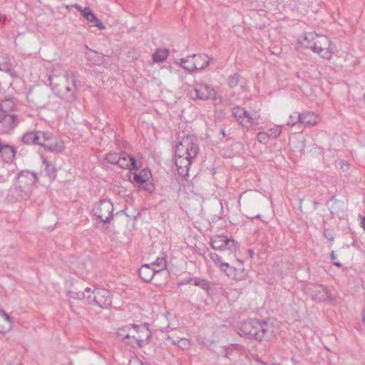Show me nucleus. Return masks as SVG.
<instances>
[{"instance_id": "nucleus-1", "label": "nucleus", "mask_w": 365, "mask_h": 365, "mask_svg": "<svg viewBox=\"0 0 365 365\" xmlns=\"http://www.w3.org/2000/svg\"><path fill=\"white\" fill-rule=\"evenodd\" d=\"M199 151L195 135H185L175 146V165L179 175L185 178L192 160Z\"/></svg>"}, {"instance_id": "nucleus-2", "label": "nucleus", "mask_w": 365, "mask_h": 365, "mask_svg": "<svg viewBox=\"0 0 365 365\" xmlns=\"http://www.w3.org/2000/svg\"><path fill=\"white\" fill-rule=\"evenodd\" d=\"M274 326L264 320L250 319L241 323L238 333L240 336L258 341H268L274 336Z\"/></svg>"}, {"instance_id": "nucleus-3", "label": "nucleus", "mask_w": 365, "mask_h": 365, "mask_svg": "<svg viewBox=\"0 0 365 365\" xmlns=\"http://www.w3.org/2000/svg\"><path fill=\"white\" fill-rule=\"evenodd\" d=\"M38 181L36 173L21 170L18 173L15 183L9 190V195L16 201L27 200L31 194L34 185Z\"/></svg>"}, {"instance_id": "nucleus-4", "label": "nucleus", "mask_w": 365, "mask_h": 365, "mask_svg": "<svg viewBox=\"0 0 365 365\" xmlns=\"http://www.w3.org/2000/svg\"><path fill=\"white\" fill-rule=\"evenodd\" d=\"M151 337V331L149 329L148 324H132V331L130 339H133L134 342H127L133 349L141 348L149 343Z\"/></svg>"}, {"instance_id": "nucleus-5", "label": "nucleus", "mask_w": 365, "mask_h": 365, "mask_svg": "<svg viewBox=\"0 0 365 365\" xmlns=\"http://www.w3.org/2000/svg\"><path fill=\"white\" fill-rule=\"evenodd\" d=\"M305 293L316 302H332L336 300V297L331 295L330 290L321 284H307L305 287Z\"/></svg>"}, {"instance_id": "nucleus-6", "label": "nucleus", "mask_w": 365, "mask_h": 365, "mask_svg": "<svg viewBox=\"0 0 365 365\" xmlns=\"http://www.w3.org/2000/svg\"><path fill=\"white\" fill-rule=\"evenodd\" d=\"M93 215L99 218L103 223H109L113 219V205L107 199L99 201L93 208Z\"/></svg>"}, {"instance_id": "nucleus-7", "label": "nucleus", "mask_w": 365, "mask_h": 365, "mask_svg": "<svg viewBox=\"0 0 365 365\" xmlns=\"http://www.w3.org/2000/svg\"><path fill=\"white\" fill-rule=\"evenodd\" d=\"M19 124L17 115L0 110V133H8Z\"/></svg>"}, {"instance_id": "nucleus-8", "label": "nucleus", "mask_w": 365, "mask_h": 365, "mask_svg": "<svg viewBox=\"0 0 365 365\" xmlns=\"http://www.w3.org/2000/svg\"><path fill=\"white\" fill-rule=\"evenodd\" d=\"M94 304L103 309H106L111 305V294L108 289L97 288L94 289Z\"/></svg>"}, {"instance_id": "nucleus-9", "label": "nucleus", "mask_w": 365, "mask_h": 365, "mask_svg": "<svg viewBox=\"0 0 365 365\" xmlns=\"http://www.w3.org/2000/svg\"><path fill=\"white\" fill-rule=\"evenodd\" d=\"M65 77L68 82L71 79V85H66L64 87V90L61 92V98L68 102H73L77 98V81L73 76H70L68 73Z\"/></svg>"}, {"instance_id": "nucleus-10", "label": "nucleus", "mask_w": 365, "mask_h": 365, "mask_svg": "<svg viewBox=\"0 0 365 365\" xmlns=\"http://www.w3.org/2000/svg\"><path fill=\"white\" fill-rule=\"evenodd\" d=\"M320 38L317 36V41H314L313 43L310 45H307L306 46L310 48L314 52L318 53L321 57L326 59H329L331 56V51L327 47H323L322 45L324 46L329 45L328 39L325 37L322 38L321 41L319 40Z\"/></svg>"}, {"instance_id": "nucleus-11", "label": "nucleus", "mask_w": 365, "mask_h": 365, "mask_svg": "<svg viewBox=\"0 0 365 365\" xmlns=\"http://www.w3.org/2000/svg\"><path fill=\"white\" fill-rule=\"evenodd\" d=\"M210 256L212 262L219 267L220 270L224 272L228 277L236 279V269L235 267L230 266L227 262H222V257L216 253H210Z\"/></svg>"}, {"instance_id": "nucleus-12", "label": "nucleus", "mask_w": 365, "mask_h": 365, "mask_svg": "<svg viewBox=\"0 0 365 365\" xmlns=\"http://www.w3.org/2000/svg\"><path fill=\"white\" fill-rule=\"evenodd\" d=\"M129 180L140 189L145 190L148 192H152L154 190V185L152 181H148L146 179L142 178V176L137 173H133L129 175Z\"/></svg>"}, {"instance_id": "nucleus-13", "label": "nucleus", "mask_w": 365, "mask_h": 365, "mask_svg": "<svg viewBox=\"0 0 365 365\" xmlns=\"http://www.w3.org/2000/svg\"><path fill=\"white\" fill-rule=\"evenodd\" d=\"M118 165L123 169L138 170L137 161L135 157L130 155L126 152H121L120 153Z\"/></svg>"}, {"instance_id": "nucleus-14", "label": "nucleus", "mask_w": 365, "mask_h": 365, "mask_svg": "<svg viewBox=\"0 0 365 365\" xmlns=\"http://www.w3.org/2000/svg\"><path fill=\"white\" fill-rule=\"evenodd\" d=\"M16 149L14 146L4 144L0 140V155L3 160L7 163H11L16 155Z\"/></svg>"}, {"instance_id": "nucleus-15", "label": "nucleus", "mask_w": 365, "mask_h": 365, "mask_svg": "<svg viewBox=\"0 0 365 365\" xmlns=\"http://www.w3.org/2000/svg\"><path fill=\"white\" fill-rule=\"evenodd\" d=\"M157 274V269L152 268L149 264H143L138 269L139 277L145 282H150Z\"/></svg>"}, {"instance_id": "nucleus-16", "label": "nucleus", "mask_w": 365, "mask_h": 365, "mask_svg": "<svg viewBox=\"0 0 365 365\" xmlns=\"http://www.w3.org/2000/svg\"><path fill=\"white\" fill-rule=\"evenodd\" d=\"M318 123V118L313 112L300 113L299 128L312 127Z\"/></svg>"}, {"instance_id": "nucleus-17", "label": "nucleus", "mask_w": 365, "mask_h": 365, "mask_svg": "<svg viewBox=\"0 0 365 365\" xmlns=\"http://www.w3.org/2000/svg\"><path fill=\"white\" fill-rule=\"evenodd\" d=\"M260 115L254 112L250 113L247 111L242 124V127L247 130L255 129L259 124Z\"/></svg>"}, {"instance_id": "nucleus-18", "label": "nucleus", "mask_w": 365, "mask_h": 365, "mask_svg": "<svg viewBox=\"0 0 365 365\" xmlns=\"http://www.w3.org/2000/svg\"><path fill=\"white\" fill-rule=\"evenodd\" d=\"M329 210L332 215L339 216L344 212V202L332 196L327 202Z\"/></svg>"}, {"instance_id": "nucleus-19", "label": "nucleus", "mask_w": 365, "mask_h": 365, "mask_svg": "<svg viewBox=\"0 0 365 365\" xmlns=\"http://www.w3.org/2000/svg\"><path fill=\"white\" fill-rule=\"evenodd\" d=\"M41 158L46 176L48 177L51 181H53L57 176V168L55 165L48 160L46 158L42 156Z\"/></svg>"}, {"instance_id": "nucleus-20", "label": "nucleus", "mask_w": 365, "mask_h": 365, "mask_svg": "<svg viewBox=\"0 0 365 365\" xmlns=\"http://www.w3.org/2000/svg\"><path fill=\"white\" fill-rule=\"evenodd\" d=\"M81 15L89 22L93 23L94 26L98 27L99 29H105L103 24L97 18L89 7L83 9L81 11Z\"/></svg>"}, {"instance_id": "nucleus-21", "label": "nucleus", "mask_w": 365, "mask_h": 365, "mask_svg": "<svg viewBox=\"0 0 365 365\" xmlns=\"http://www.w3.org/2000/svg\"><path fill=\"white\" fill-rule=\"evenodd\" d=\"M209 212H211V215L217 217L218 220H220L223 214V207L221 201L218 199H214L210 202Z\"/></svg>"}, {"instance_id": "nucleus-22", "label": "nucleus", "mask_w": 365, "mask_h": 365, "mask_svg": "<svg viewBox=\"0 0 365 365\" xmlns=\"http://www.w3.org/2000/svg\"><path fill=\"white\" fill-rule=\"evenodd\" d=\"M180 66L189 71H198V70H203L205 68V61H203L200 67L196 66L195 62H190L189 60L182 58L180 62Z\"/></svg>"}, {"instance_id": "nucleus-23", "label": "nucleus", "mask_w": 365, "mask_h": 365, "mask_svg": "<svg viewBox=\"0 0 365 365\" xmlns=\"http://www.w3.org/2000/svg\"><path fill=\"white\" fill-rule=\"evenodd\" d=\"M247 110L240 106L234 107L232 109V115L234 118L242 126L244 119L247 115Z\"/></svg>"}, {"instance_id": "nucleus-24", "label": "nucleus", "mask_w": 365, "mask_h": 365, "mask_svg": "<svg viewBox=\"0 0 365 365\" xmlns=\"http://www.w3.org/2000/svg\"><path fill=\"white\" fill-rule=\"evenodd\" d=\"M39 135L36 134V131L27 132L23 135L21 140L26 145H36Z\"/></svg>"}, {"instance_id": "nucleus-25", "label": "nucleus", "mask_w": 365, "mask_h": 365, "mask_svg": "<svg viewBox=\"0 0 365 365\" xmlns=\"http://www.w3.org/2000/svg\"><path fill=\"white\" fill-rule=\"evenodd\" d=\"M226 242V236L223 235H216L210 240V245L215 250H222L224 244Z\"/></svg>"}, {"instance_id": "nucleus-26", "label": "nucleus", "mask_w": 365, "mask_h": 365, "mask_svg": "<svg viewBox=\"0 0 365 365\" xmlns=\"http://www.w3.org/2000/svg\"><path fill=\"white\" fill-rule=\"evenodd\" d=\"M132 331V324L123 326L118 329L117 336L121 339L122 341L125 342L126 339H130V336Z\"/></svg>"}, {"instance_id": "nucleus-27", "label": "nucleus", "mask_w": 365, "mask_h": 365, "mask_svg": "<svg viewBox=\"0 0 365 365\" xmlns=\"http://www.w3.org/2000/svg\"><path fill=\"white\" fill-rule=\"evenodd\" d=\"M149 264L151 265L152 268L157 269L158 274L167 268L166 255L163 253V257H158L154 262Z\"/></svg>"}, {"instance_id": "nucleus-28", "label": "nucleus", "mask_w": 365, "mask_h": 365, "mask_svg": "<svg viewBox=\"0 0 365 365\" xmlns=\"http://www.w3.org/2000/svg\"><path fill=\"white\" fill-rule=\"evenodd\" d=\"M210 100L214 106L219 105L222 103L221 96H219L217 91L212 88L207 86V101Z\"/></svg>"}, {"instance_id": "nucleus-29", "label": "nucleus", "mask_w": 365, "mask_h": 365, "mask_svg": "<svg viewBox=\"0 0 365 365\" xmlns=\"http://www.w3.org/2000/svg\"><path fill=\"white\" fill-rule=\"evenodd\" d=\"M46 150L54 153H60L64 149L63 144L62 143H52L47 142L42 146Z\"/></svg>"}, {"instance_id": "nucleus-30", "label": "nucleus", "mask_w": 365, "mask_h": 365, "mask_svg": "<svg viewBox=\"0 0 365 365\" xmlns=\"http://www.w3.org/2000/svg\"><path fill=\"white\" fill-rule=\"evenodd\" d=\"M168 49L158 48L153 55V60L155 62H163L168 56Z\"/></svg>"}, {"instance_id": "nucleus-31", "label": "nucleus", "mask_w": 365, "mask_h": 365, "mask_svg": "<svg viewBox=\"0 0 365 365\" xmlns=\"http://www.w3.org/2000/svg\"><path fill=\"white\" fill-rule=\"evenodd\" d=\"M36 134L39 135L36 145L43 146L45 143L51 141L53 138V134L49 132L36 131Z\"/></svg>"}, {"instance_id": "nucleus-32", "label": "nucleus", "mask_w": 365, "mask_h": 365, "mask_svg": "<svg viewBox=\"0 0 365 365\" xmlns=\"http://www.w3.org/2000/svg\"><path fill=\"white\" fill-rule=\"evenodd\" d=\"M242 76L238 73H235L227 78L226 83L230 88H235L240 83Z\"/></svg>"}, {"instance_id": "nucleus-33", "label": "nucleus", "mask_w": 365, "mask_h": 365, "mask_svg": "<svg viewBox=\"0 0 365 365\" xmlns=\"http://www.w3.org/2000/svg\"><path fill=\"white\" fill-rule=\"evenodd\" d=\"M240 244L237 241L235 240L232 237L226 236V242L224 244L223 250H229L230 251H236L239 250Z\"/></svg>"}, {"instance_id": "nucleus-34", "label": "nucleus", "mask_w": 365, "mask_h": 365, "mask_svg": "<svg viewBox=\"0 0 365 365\" xmlns=\"http://www.w3.org/2000/svg\"><path fill=\"white\" fill-rule=\"evenodd\" d=\"M300 113L294 112L289 115L287 125L289 126L297 125L299 128Z\"/></svg>"}, {"instance_id": "nucleus-35", "label": "nucleus", "mask_w": 365, "mask_h": 365, "mask_svg": "<svg viewBox=\"0 0 365 365\" xmlns=\"http://www.w3.org/2000/svg\"><path fill=\"white\" fill-rule=\"evenodd\" d=\"M91 292V288L86 287L84 292H75V291H69L68 292V295L69 297L77 299H82L85 297V294Z\"/></svg>"}, {"instance_id": "nucleus-36", "label": "nucleus", "mask_w": 365, "mask_h": 365, "mask_svg": "<svg viewBox=\"0 0 365 365\" xmlns=\"http://www.w3.org/2000/svg\"><path fill=\"white\" fill-rule=\"evenodd\" d=\"M119 157L120 155L116 153H108L105 155L104 160L110 164L118 165Z\"/></svg>"}, {"instance_id": "nucleus-37", "label": "nucleus", "mask_w": 365, "mask_h": 365, "mask_svg": "<svg viewBox=\"0 0 365 365\" xmlns=\"http://www.w3.org/2000/svg\"><path fill=\"white\" fill-rule=\"evenodd\" d=\"M269 139H274L279 136L282 133L280 126H274L266 131Z\"/></svg>"}, {"instance_id": "nucleus-38", "label": "nucleus", "mask_w": 365, "mask_h": 365, "mask_svg": "<svg viewBox=\"0 0 365 365\" xmlns=\"http://www.w3.org/2000/svg\"><path fill=\"white\" fill-rule=\"evenodd\" d=\"M191 97L196 100V99H200L204 100L205 99V93L202 90V88H195L192 91H191Z\"/></svg>"}, {"instance_id": "nucleus-39", "label": "nucleus", "mask_w": 365, "mask_h": 365, "mask_svg": "<svg viewBox=\"0 0 365 365\" xmlns=\"http://www.w3.org/2000/svg\"><path fill=\"white\" fill-rule=\"evenodd\" d=\"M1 71L9 74L12 78L16 76L14 72L13 71L11 65L8 63H4L1 64Z\"/></svg>"}, {"instance_id": "nucleus-40", "label": "nucleus", "mask_w": 365, "mask_h": 365, "mask_svg": "<svg viewBox=\"0 0 365 365\" xmlns=\"http://www.w3.org/2000/svg\"><path fill=\"white\" fill-rule=\"evenodd\" d=\"M257 138V141L262 144H267L269 140L266 132H259Z\"/></svg>"}, {"instance_id": "nucleus-41", "label": "nucleus", "mask_w": 365, "mask_h": 365, "mask_svg": "<svg viewBox=\"0 0 365 365\" xmlns=\"http://www.w3.org/2000/svg\"><path fill=\"white\" fill-rule=\"evenodd\" d=\"M192 281V284L195 286H197L201 287L202 289L205 290V279H200L198 277H193V279H191Z\"/></svg>"}, {"instance_id": "nucleus-42", "label": "nucleus", "mask_w": 365, "mask_h": 365, "mask_svg": "<svg viewBox=\"0 0 365 365\" xmlns=\"http://www.w3.org/2000/svg\"><path fill=\"white\" fill-rule=\"evenodd\" d=\"M138 174L140 175L143 178L146 179L148 181H151L152 178L151 172L148 168L142 169Z\"/></svg>"}, {"instance_id": "nucleus-43", "label": "nucleus", "mask_w": 365, "mask_h": 365, "mask_svg": "<svg viewBox=\"0 0 365 365\" xmlns=\"http://www.w3.org/2000/svg\"><path fill=\"white\" fill-rule=\"evenodd\" d=\"M94 290L93 292L91 291V292L85 294L84 298H86L87 302L90 304L94 305L95 300H94Z\"/></svg>"}, {"instance_id": "nucleus-44", "label": "nucleus", "mask_w": 365, "mask_h": 365, "mask_svg": "<svg viewBox=\"0 0 365 365\" xmlns=\"http://www.w3.org/2000/svg\"><path fill=\"white\" fill-rule=\"evenodd\" d=\"M130 365H149V364H143L138 359H134L130 361Z\"/></svg>"}, {"instance_id": "nucleus-45", "label": "nucleus", "mask_w": 365, "mask_h": 365, "mask_svg": "<svg viewBox=\"0 0 365 365\" xmlns=\"http://www.w3.org/2000/svg\"><path fill=\"white\" fill-rule=\"evenodd\" d=\"M192 279H193V277L185 278L179 283V285H183V284H192V281H191Z\"/></svg>"}, {"instance_id": "nucleus-46", "label": "nucleus", "mask_w": 365, "mask_h": 365, "mask_svg": "<svg viewBox=\"0 0 365 365\" xmlns=\"http://www.w3.org/2000/svg\"><path fill=\"white\" fill-rule=\"evenodd\" d=\"M324 236L331 241L334 240V237L332 236L331 232L328 230L324 231Z\"/></svg>"}, {"instance_id": "nucleus-47", "label": "nucleus", "mask_w": 365, "mask_h": 365, "mask_svg": "<svg viewBox=\"0 0 365 365\" xmlns=\"http://www.w3.org/2000/svg\"><path fill=\"white\" fill-rule=\"evenodd\" d=\"M187 342L185 341V340H180L178 342V345L179 347H181L182 349H185L186 345H187Z\"/></svg>"}, {"instance_id": "nucleus-48", "label": "nucleus", "mask_w": 365, "mask_h": 365, "mask_svg": "<svg viewBox=\"0 0 365 365\" xmlns=\"http://www.w3.org/2000/svg\"><path fill=\"white\" fill-rule=\"evenodd\" d=\"M4 317L5 321L9 322V324H11L14 322L12 317H10L8 314H6V315H5Z\"/></svg>"}, {"instance_id": "nucleus-49", "label": "nucleus", "mask_w": 365, "mask_h": 365, "mask_svg": "<svg viewBox=\"0 0 365 365\" xmlns=\"http://www.w3.org/2000/svg\"><path fill=\"white\" fill-rule=\"evenodd\" d=\"M10 329H11V325L7 329H6L5 327H0V333L6 334V333H7L10 330Z\"/></svg>"}, {"instance_id": "nucleus-50", "label": "nucleus", "mask_w": 365, "mask_h": 365, "mask_svg": "<svg viewBox=\"0 0 365 365\" xmlns=\"http://www.w3.org/2000/svg\"><path fill=\"white\" fill-rule=\"evenodd\" d=\"M314 35L313 34L310 33V34H309L305 36L304 39L309 41L312 39H314Z\"/></svg>"}, {"instance_id": "nucleus-51", "label": "nucleus", "mask_w": 365, "mask_h": 365, "mask_svg": "<svg viewBox=\"0 0 365 365\" xmlns=\"http://www.w3.org/2000/svg\"><path fill=\"white\" fill-rule=\"evenodd\" d=\"M361 227L365 230V217L361 216Z\"/></svg>"}, {"instance_id": "nucleus-52", "label": "nucleus", "mask_w": 365, "mask_h": 365, "mask_svg": "<svg viewBox=\"0 0 365 365\" xmlns=\"http://www.w3.org/2000/svg\"><path fill=\"white\" fill-rule=\"evenodd\" d=\"M247 252H248V254H249L250 257L251 258H253V257H254V255H255V252L253 251V250L250 249V250H248V251H247Z\"/></svg>"}, {"instance_id": "nucleus-53", "label": "nucleus", "mask_w": 365, "mask_h": 365, "mask_svg": "<svg viewBox=\"0 0 365 365\" xmlns=\"http://www.w3.org/2000/svg\"><path fill=\"white\" fill-rule=\"evenodd\" d=\"M207 58H208V60H207V63H206V65L207 67L213 61L214 59L212 58L208 57L207 55Z\"/></svg>"}, {"instance_id": "nucleus-54", "label": "nucleus", "mask_w": 365, "mask_h": 365, "mask_svg": "<svg viewBox=\"0 0 365 365\" xmlns=\"http://www.w3.org/2000/svg\"><path fill=\"white\" fill-rule=\"evenodd\" d=\"M6 16H4V15H3V14H1L0 13V22H4V21H6Z\"/></svg>"}, {"instance_id": "nucleus-55", "label": "nucleus", "mask_w": 365, "mask_h": 365, "mask_svg": "<svg viewBox=\"0 0 365 365\" xmlns=\"http://www.w3.org/2000/svg\"><path fill=\"white\" fill-rule=\"evenodd\" d=\"M73 6L81 13V11L83 10L82 7L78 4H74Z\"/></svg>"}, {"instance_id": "nucleus-56", "label": "nucleus", "mask_w": 365, "mask_h": 365, "mask_svg": "<svg viewBox=\"0 0 365 365\" xmlns=\"http://www.w3.org/2000/svg\"><path fill=\"white\" fill-rule=\"evenodd\" d=\"M261 216L262 215L260 214H257V215H255L254 217H248V218H250V219H260Z\"/></svg>"}, {"instance_id": "nucleus-57", "label": "nucleus", "mask_w": 365, "mask_h": 365, "mask_svg": "<svg viewBox=\"0 0 365 365\" xmlns=\"http://www.w3.org/2000/svg\"><path fill=\"white\" fill-rule=\"evenodd\" d=\"M334 265H335L337 267H341L342 266L341 263H340L339 262H334Z\"/></svg>"}, {"instance_id": "nucleus-58", "label": "nucleus", "mask_w": 365, "mask_h": 365, "mask_svg": "<svg viewBox=\"0 0 365 365\" xmlns=\"http://www.w3.org/2000/svg\"><path fill=\"white\" fill-rule=\"evenodd\" d=\"M331 259H333V260L336 259V255H335V253H334V251H332V252H331Z\"/></svg>"}, {"instance_id": "nucleus-59", "label": "nucleus", "mask_w": 365, "mask_h": 365, "mask_svg": "<svg viewBox=\"0 0 365 365\" xmlns=\"http://www.w3.org/2000/svg\"><path fill=\"white\" fill-rule=\"evenodd\" d=\"M6 312H4V310L0 309V314L2 316V317H4L5 315H6Z\"/></svg>"}, {"instance_id": "nucleus-60", "label": "nucleus", "mask_w": 365, "mask_h": 365, "mask_svg": "<svg viewBox=\"0 0 365 365\" xmlns=\"http://www.w3.org/2000/svg\"><path fill=\"white\" fill-rule=\"evenodd\" d=\"M220 133L223 137H225L226 135H225V129L220 128Z\"/></svg>"}, {"instance_id": "nucleus-61", "label": "nucleus", "mask_w": 365, "mask_h": 365, "mask_svg": "<svg viewBox=\"0 0 365 365\" xmlns=\"http://www.w3.org/2000/svg\"><path fill=\"white\" fill-rule=\"evenodd\" d=\"M85 125H86L88 128L91 127V123L88 121H86V120L85 121Z\"/></svg>"}, {"instance_id": "nucleus-62", "label": "nucleus", "mask_w": 365, "mask_h": 365, "mask_svg": "<svg viewBox=\"0 0 365 365\" xmlns=\"http://www.w3.org/2000/svg\"><path fill=\"white\" fill-rule=\"evenodd\" d=\"M127 342H134V340L132 339H126L125 343L127 344Z\"/></svg>"}, {"instance_id": "nucleus-63", "label": "nucleus", "mask_w": 365, "mask_h": 365, "mask_svg": "<svg viewBox=\"0 0 365 365\" xmlns=\"http://www.w3.org/2000/svg\"><path fill=\"white\" fill-rule=\"evenodd\" d=\"M209 286H208V283L207 282V288H206V290H207V293L209 292Z\"/></svg>"}, {"instance_id": "nucleus-64", "label": "nucleus", "mask_w": 365, "mask_h": 365, "mask_svg": "<svg viewBox=\"0 0 365 365\" xmlns=\"http://www.w3.org/2000/svg\"><path fill=\"white\" fill-rule=\"evenodd\" d=\"M314 205H315L314 208L316 209V208H317V202H314Z\"/></svg>"}]
</instances>
